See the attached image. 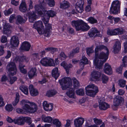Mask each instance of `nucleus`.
Wrapping results in <instances>:
<instances>
[{"label": "nucleus", "mask_w": 127, "mask_h": 127, "mask_svg": "<svg viewBox=\"0 0 127 127\" xmlns=\"http://www.w3.org/2000/svg\"><path fill=\"white\" fill-rule=\"evenodd\" d=\"M59 82L63 90H65L67 88H70L67 90L66 93L67 95L70 98H75L76 96H74V90L71 88L72 83L70 78L69 77L64 78L59 80Z\"/></svg>", "instance_id": "nucleus-1"}, {"label": "nucleus", "mask_w": 127, "mask_h": 127, "mask_svg": "<svg viewBox=\"0 0 127 127\" xmlns=\"http://www.w3.org/2000/svg\"><path fill=\"white\" fill-rule=\"evenodd\" d=\"M109 54V50L107 51L106 54L104 52H101L99 55L98 53H95V59L94 61V65L97 68H101L103 63L108 59Z\"/></svg>", "instance_id": "nucleus-2"}, {"label": "nucleus", "mask_w": 127, "mask_h": 127, "mask_svg": "<svg viewBox=\"0 0 127 127\" xmlns=\"http://www.w3.org/2000/svg\"><path fill=\"white\" fill-rule=\"evenodd\" d=\"M20 104L24 111L30 113L36 112L37 109L36 105L34 102H31L27 100H22Z\"/></svg>", "instance_id": "nucleus-3"}, {"label": "nucleus", "mask_w": 127, "mask_h": 127, "mask_svg": "<svg viewBox=\"0 0 127 127\" xmlns=\"http://www.w3.org/2000/svg\"><path fill=\"white\" fill-rule=\"evenodd\" d=\"M33 28L37 30L39 33L40 34H43L44 36L46 37H48L51 35V32L50 30L52 28L49 29L46 28L45 26V29L43 31H42L41 29H43L44 26L43 25V23L41 21H39L36 22L33 25Z\"/></svg>", "instance_id": "nucleus-4"}, {"label": "nucleus", "mask_w": 127, "mask_h": 127, "mask_svg": "<svg viewBox=\"0 0 127 127\" xmlns=\"http://www.w3.org/2000/svg\"><path fill=\"white\" fill-rule=\"evenodd\" d=\"M71 24L72 26L75 27L77 31H86L90 28L89 26L87 24L81 20L72 21Z\"/></svg>", "instance_id": "nucleus-5"}, {"label": "nucleus", "mask_w": 127, "mask_h": 127, "mask_svg": "<svg viewBox=\"0 0 127 127\" xmlns=\"http://www.w3.org/2000/svg\"><path fill=\"white\" fill-rule=\"evenodd\" d=\"M56 13L53 11L49 10L48 11L46 10L43 13V17L42 20L44 22L46 28L49 29L52 28L51 25L48 23L50 17H53L56 15Z\"/></svg>", "instance_id": "nucleus-6"}, {"label": "nucleus", "mask_w": 127, "mask_h": 127, "mask_svg": "<svg viewBox=\"0 0 127 127\" xmlns=\"http://www.w3.org/2000/svg\"><path fill=\"white\" fill-rule=\"evenodd\" d=\"M86 94L88 95L94 97L98 92V88L94 84H91L85 88Z\"/></svg>", "instance_id": "nucleus-7"}, {"label": "nucleus", "mask_w": 127, "mask_h": 127, "mask_svg": "<svg viewBox=\"0 0 127 127\" xmlns=\"http://www.w3.org/2000/svg\"><path fill=\"white\" fill-rule=\"evenodd\" d=\"M40 4L35 5L34 8L35 10L37 11L38 14L43 16V13L46 10V4L44 2V0H39Z\"/></svg>", "instance_id": "nucleus-8"}, {"label": "nucleus", "mask_w": 127, "mask_h": 127, "mask_svg": "<svg viewBox=\"0 0 127 127\" xmlns=\"http://www.w3.org/2000/svg\"><path fill=\"white\" fill-rule=\"evenodd\" d=\"M120 3L118 0L114 1L110 9V13L116 14L120 13Z\"/></svg>", "instance_id": "nucleus-9"}, {"label": "nucleus", "mask_w": 127, "mask_h": 127, "mask_svg": "<svg viewBox=\"0 0 127 127\" xmlns=\"http://www.w3.org/2000/svg\"><path fill=\"white\" fill-rule=\"evenodd\" d=\"M40 62L43 65L45 66H54L55 65L53 59L47 57L42 59Z\"/></svg>", "instance_id": "nucleus-10"}, {"label": "nucleus", "mask_w": 127, "mask_h": 127, "mask_svg": "<svg viewBox=\"0 0 127 127\" xmlns=\"http://www.w3.org/2000/svg\"><path fill=\"white\" fill-rule=\"evenodd\" d=\"M6 67L9 72L10 75L13 76L16 74L17 69L15 63H10L8 64Z\"/></svg>", "instance_id": "nucleus-11"}, {"label": "nucleus", "mask_w": 127, "mask_h": 127, "mask_svg": "<svg viewBox=\"0 0 127 127\" xmlns=\"http://www.w3.org/2000/svg\"><path fill=\"white\" fill-rule=\"evenodd\" d=\"M124 103L123 98L121 96H116L113 99L114 105L116 107L122 105Z\"/></svg>", "instance_id": "nucleus-12"}, {"label": "nucleus", "mask_w": 127, "mask_h": 127, "mask_svg": "<svg viewBox=\"0 0 127 127\" xmlns=\"http://www.w3.org/2000/svg\"><path fill=\"white\" fill-rule=\"evenodd\" d=\"M3 32L4 34L9 35L11 33V29L12 28L10 25L5 22H3Z\"/></svg>", "instance_id": "nucleus-13"}, {"label": "nucleus", "mask_w": 127, "mask_h": 127, "mask_svg": "<svg viewBox=\"0 0 127 127\" xmlns=\"http://www.w3.org/2000/svg\"><path fill=\"white\" fill-rule=\"evenodd\" d=\"M90 80L92 81H98L101 75V73L99 72L94 70L91 72Z\"/></svg>", "instance_id": "nucleus-14"}, {"label": "nucleus", "mask_w": 127, "mask_h": 127, "mask_svg": "<svg viewBox=\"0 0 127 127\" xmlns=\"http://www.w3.org/2000/svg\"><path fill=\"white\" fill-rule=\"evenodd\" d=\"M80 61V65L81 68L80 69L78 70L77 71V73L78 74H80L81 71L84 68V65L88 64V61L87 59L84 56H82V59Z\"/></svg>", "instance_id": "nucleus-15"}, {"label": "nucleus", "mask_w": 127, "mask_h": 127, "mask_svg": "<svg viewBox=\"0 0 127 127\" xmlns=\"http://www.w3.org/2000/svg\"><path fill=\"white\" fill-rule=\"evenodd\" d=\"M25 117L21 116L14 119V123L15 124L23 126L25 124Z\"/></svg>", "instance_id": "nucleus-16"}, {"label": "nucleus", "mask_w": 127, "mask_h": 127, "mask_svg": "<svg viewBox=\"0 0 127 127\" xmlns=\"http://www.w3.org/2000/svg\"><path fill=\"white\" fill-rule=\"evenodd\" d=\"M99 32L97 29L95 28H92L89 32L88 34L89 36L91 37L96 36H100L101 34H98Z\"/></svg>", "instance_id": "nucleus-17"}, {"label": "nucleus", "mask_w": 127, "mask_h": 127, "mask_svg": "<svg viewBox=\"0 0 127 127\" xmlns=\"http://www.w3.org/2000/svg\"><path fill=\"white\" fill-rule=\"evenodd\" d=\"M84 121V119L81 117L75 119L74 121L75 126V127H81Z\"/></svg>", "instance_id": "nucleus-18"}, {"label": "nucleus", "mask_w": 127, "mask_h": 127, "mask_svg": "<svg viewBox=\"0 0 127 127\" xmlns=\"http://www.w3.org/2000/svg\"><path fill=\"white\" fill-rule=\"evenodd\" d=\"M98 102L99 107L101 110H105L109 107V106L108 103L102 101L101 100H99Z\"/></svg>", "instance_id": "nucleus-19"}, {"label": "nucleus", "mask_w": 127, "mask_h": 127, "mask_svg": "<svg viewBox=\"0 0 127 127\" xmlns=\"http://www.w3.org/2000/svg\"><path fill=\"white\" fill-rule=\"evenodd\" d=\"M19 43V41L17 37L13 36L11 38L10 40V44L13 47H17Z\"/></svg>", "instance_id": "nucleus-20"}, {"label": "nucleus", "mask_w": 127, "mask_h": 127, "mask_svg": "<svg viewBox=\"0 0 127 127\" xmlns=\"http://www.w3.org/2000/svg\"><path fill=\"white\" fill-rule=\"evenodd\" d=\"M43 107L44 110L47 111H49L52 110L53 108V104L47 103L46 101H44L42 103Z\"/></svg>", "instance_id": "nucleus-21"}, {"label": "nucleus", "mask_w": 127, "mask_h": 127, "mask_svg": "<svg viewBox=\"0 0 127 127\" xmlns=\"http://www.w3.org/2000/svg\"><path fill=\"white\" fill-rule=\"evenodd\" d=\"M36 70L35 68H32L28 72V75L30 79H32L37 76Z\"/></svg>", "instance_id": "nucleus-22"}, {"label": "nucleus", "mask_w": 127, "mask_h": 127, "mask_svg": "<svg viewBox=\"0 0 127 127\" xmlns=\"http://www.w3.org/2000/svg\"><path fill=\"white\" fill-rule=\"evenodd\" d=\"M121 43L119 41H116L113 47V52L115 54L117 53L121 48Z\"/></svg>", "instance_id": "nucleus-23"}, {"label": "nucleus", "mask_w": 127, "mask_h": 127, "mask_svg": "<svg viewBox=\"0 0 127 127\" xmlns=\"http://www.w3.org/2000/svg\"><path fill=\"white\" fill-rule=\"evenodd\" d=\"M31 46L30 43L27 42H25L23 43L22 45L20 47L21 49L26 51H29Z\"/></svg>", "instance_id": "nucleus-24"}, {"label": "nucleus", "mask_w": 127, "mask_h": 127, "mask_svg": "<svg viewBox=\"0 0 127 127\" xmlns=\"http://www.w3.org/2000/svg\"><path fill=\"white\" fill-rule=\"evenodd\" d=\"M30 93L32 96H35L38 94L37 90L35 89L32 85H30L29 87Z\"/></svg>", "instance_id": "nucleus-25"}, {"label": "nucleus", "mask_w": 127, "mask_h": 127, "mask_svg": "<svg viewBox=\"0 0 127 127\" xmlns=\"http://www.w3.org/2000/svg\"><path fill=\"white\" fill-rule=\"evenodd\" d=\"M29 58L26 56H18L15 58V60L17 62H22L25 61L28 62L29 60Z\"/></svg>", "instance_id": "nucleus-26"}, {"label": "nucleus", "mask_w": 127, "mask_h": 127, "mask_svg": "<svg viewBox=\"0 0 127 127\" xmlns=\"http://www.w3.org/2000/svg\"><path fill=\"white\" fill-rule=\"evenodd\" d=\"M104 70L105 73L109 75L112 74V73L111 66L108 63L105 64Z\"/></svg>", "instance_id": "nucleus-27"}, {"label": "nucleus", "mask_w": 127, "mask_h": 127, "mask_svg": "<svg viewBox=\"0 0 127 127\" xmlns=\"http://www.w3.org/2000/svg\"><path fill=\"white\" fill-rule=\"evenodd\" d=\"M61 65L64 67L66 70L67 74H69L70 69L72 67V65L70 64H68L64 61L63 62L61 63Z\"/></svg>", "instance_id": "nucleus-28"}, {"label": "nucleus", "mask_w": 127, "mask_h": 127, "mask_svg": "<svg viewBox=\"0 0 127 127\" xmlns=\"http://www.w3.org/2000/svg\"><path fill=\"white\" fill-rule=\"evenodd\" d=\"M28 15L29 20L30 22H33L36 20L37 16L35 13L33 12H32L28 13L26 14V15Z\"/></svg>", "instance_id": "nucleus-29"}, {"label": "nucleus", "mask_w": 127, "mask_h": 127, "mask_svg": "<svg viewBox=\"0 0 127 127\" xmlns=\"http://www.w3.org/2000/svg\"><path fill=\"white\" fill-rule=\"evenodd\" d=\"M24 18H23L22 16L20 15H18L16 17L17 22L19 24L24 23L27 19V18L24 16Z\"/></svg>", "instance_id": "nucleus-30"}, {"label": "nucleus", "mask_w": 127, "mask_h": 127, "mask_svg": "<svg viewBox=\"0 0 127 127\" xmlns=\"http://www.w3.org/2000/svg\"><path fill=\"white\" fill-rule=\"evenodd\" d=\"M19 10L22 12H25L27 10V8L26 3L22 2L20 5Z\"/></svg>", "instance_id": "nucleus-31"}, {"label": "nucleus", "mask_w": 127, "mask_h": 127, "mask_svg": "<svg viewBox=\"0 0 127 127\" xmlns=\"http://www.w3.org/2000/svg\"><path fill=\"white\" fill-rule=\"evenodd\" d=\"M52 75L53 77H54L56 79L59 76L60 73L58 72V68L56 67L54 69L52 72Z\"/></svg>", "instance_id": "nucleus-32"}, {"label": "nucleus", "mask_w": 127, "mask_h": 127, "mask_svg": "<svg viewBox=\"0 0 127 127\" xmlns=\"http://www.w3.org/2000/svg\"><path fill=\"white\" fill-rule=\"evenodd\" d=\"M42 120L44 122L51 123L52 120V118L50 116H46L43 115L42 116Z\"/></svg>", "instance_id": "nucleus-33"}, {"label": "nucleus", "mask_w": 127, "mask_h": 127, "mask_svg": "<svg viewBox=\"0 0 127 127\" xmlns=\"http://www.w3.org/2000/svg\"><path fill=\"white\" fill-rule=\"evenodd\" d=\"M103 49H105L107 51L109 50L106 46L103 45H100L97 46L95 50V53H98V50H101Z\"/></svg>", "instance_id": "nucleus-34"}, {"label": "nucleus", "mask_w": 127, "mask_h": 127, "mask_svg": "<svg viewBox=\"0 0 127 127\" xmlns=\"http://www.w3.org/2000/svg\"><path fill=\"white\" fill-rule=\"evenodd\" d=\"M19 89L25 95H28V89L27 87L24 86L22 85L20 86Z\"/></svg>", "instance_id": "nucleus-35"}, {"label": "nucleus", "mask_w": 127, "mask_h": 127, "mask_svg": "<svg viewBox=\"0 0 127 127\" xmlns=\"http://www.w3.org/2000/svg\"><path fill=\"white\" fill-rule=\"evenodd\" d=\"M69 6V3L66 1H63L61 4L60 7L62 9H66Z\"/></svg>", "instance_id": "nucleus-36"}, {"label": "nucleus", "mask_w": 127, "mask_h": 127, "mask_svg": "<svg viewBox=\"0 0 127 127\" xmlns=\"http://www.w3.org/2000/svg\"><path fill=\"white\" fill-rule=\"evenodd\" d=\"M57 93V92L54 90H51L48 91L46 94V95L48 97L53 96Z\"/></svg>", "instance_id": "nucleus-37"}, {"label": "nucleus", "mask_w": 127, "mask_h": 127, "mask_svg": "<svg viewBox=\"0 0 127 127\" xmlns=\"http://www.w3.org/2000/svg\"><path fill=\"white\" fill-rule=\"evenodd\" d=\"M118 31L117 30V29L114 30H109L107 31V34H108L111 35H118Z\"/></svg>", "instance_id": "nucleus-38"}, {"label": "nucleus", "mask_w": 127, "mask_h": 127, "mask_svg": "<svg viewBox=\"0 0 127 127\" xmlns=\"http://www.w3.org/2000/svg\"><path fill=\"white\" fill-rule=\"evenodd\" d=\"M19 95L18 93H16L15 100L13 102L12 104L14 106H16L18 103L19 100Z\"/></svg>", "instance_id": "nucleus-39"}, {"label": "nucleus", "mask_w": 127, "mask_h": 127, "mask_svg": "<svg viewBox=\"0 0 127 127\" xmlns=\"http://www.w3.org/2000/svg\"><path fill=\"white\" fill-rule=\"evenodd\" d=\"M46 52L50 51L51 53H53L54 52L58 51L57 49L52 47H48L45 49Z\"/></svg>", "instance_id": "nucleus-40"}, {"label": "nucleus", "mask_w": 127, "mask_h": 127, "mask_svg": "<svg viewBox=\"0 0 127 127\" xmlns=\"http://www.w3.org/2000/svg\"><path fill=\"white\" fill-rule=\"evenodd\" d=\"M87 21L89 23L91 24H94L97 23V20L95 19L93 17H90L88 19Z\"/></svg>", "instance_id": "nucleus-41"}, {"label": "nucleus", "mask_w": 127, "mask_h": 127, "mask_svg": "<svg viewBox=\"0 0 127 127\" xmlns=\"http://www.w3.org/2000/svg\"><path fill=\"white\" fill-rule=\"evenodd\" d=\"M73 80L74 87L75 88H78L80 86V84L78 81L75 78H72Z\"/></svg>", "instance_id": "nucleus-42"}, {"label": "nucleus", "mask_w": 127, "mask_h": 127, "mask_svg": "<svg viewBox=\"0 0 127 127\" xmlns=\"http://www.w3.org/2000/svg\"><path fill=\"white\" fill-rule=\"evenodd\" d=\"M76 94L78 95L83 96L84 94V90L82 89H79L76 91Z\"/></svg>", "instance_id": "nucleus-43"}, {"label": "nucleus", "mask_w": 127, "mask_h": 127, "mask_svg": "<svg viewBox=\"0 0 127 127\" xmlns=\"http://www.w3.org/2000/svg\"><path fill=\"white\" fill-rule=\"evenodd\" d=\"M123 67H126L127 65V57L125 56L122 59V64L121 65Z\"/></svg>", "instance_id": "nucleus-44"}, {"label": "nucleus", "mask_w": 127, "mask_h": 127, "mask_svg": "<svg viewBox=\"0 0 127 127\" xmlns=\"http://www.w3.org/2000/svg\"><path fill=\"white\" fill-rule=\"evenodd\" d=\"M102 82L103 83H106L108 80V77L104 74H103L102 76Z\"/></svg>", "instance_id": "nucleus-45"}, {"label": "nucleus", "mask_w": 127, "mask_h": 127, "mask_svg": "<svg viewBox=\"0 0 127 127\" xmlns=\"http://www.w3.org/2000/svg\"><path fill=\"white\" fill-rule=\"evenodd\" d=\"M53 124L57 127H59L61 126V123L58 119H56L54 120L53 121Z\"/></svg>", "instance_id": "nucleus-46"}, {"label": "nucleus", "mask_w": 127, "mask_h": 127, "mask_svg": "<svg viewBox=\"0 0 127 127\" xmlns=\"http://www.w3.org/2000/svg\"><path fill=\"white\" fill-rule=\"evenodd\" d=\"M6 110L8 112L12 111L13 109V107L11 104H7L5 107Z\"/></svg>", "instance_id": "nucleus-47"}, {"label": "nucleus", "mask_w": 127, "mask_h": 127, "mask_svg": "<svg viewBox=\"0 0 127 127\" xmlns=\"http://www.w3.org/2000/svg\"><path fill=\"white\" fill-rule=\"evenodd\" d=\"M48 5L50 7H53L55 5V2L54 0H46Z\"/></svg>", "instance_id": "nucleus-48"}, {"label": "nucleus", "mask_w": 127, "mask_h": 127, "mask_svg": "<svg viewBox=\"0 0 127 127\" xmlns=\"http://www.w3.org/2000/svg\"><path fill=\"white\" fill-rule=\"evenodd\" d=\"M126 81L123 79L119 81V84L120 86L121 87H124L125 86Z\"/></svg>", "instance_id": "nucleus-49"}, {"label": "nucleus", "mask_w": 127, "mask_h": 127, "mask_svg": "<svg viewBox=\"0 0 127 127\" xmlns=\"http://www.w3.org/2000/svg\"><path fill=\"white\" fill-rule=\"evenodd\" d=\"M75 8L76 11L78 12L82 13L83 11V7H80V6L76 5Z\"/></svg>", "instance_id": "nucleus-50"}, {"label": "nucleus", "mask_w": 127, "mask_h": 127, "mask_svg": "<svg viewBox=\"0 0 127 127\" xmlns=\"http://www.w3.org/2000/svg\"><path fill=\"white\" fill-rule=\"evenodd\" d=\"M93 120L95 123L97 125H100L102 122V121L96 118H94Z\"/></svg>", "instance_id": "nucleus-51"}, {"label": "nucleus", "mask_w": 127, "mask_h": 127, "mask_svg": "<svg viewBox=\"0 0 127 127\" xmlns=\"http://www.w3.org/2000/svg\"><path fill=\"white\" fill-rule=\"evenodd\" d=\"M12 11L13 9H12L10 8L8 10H5L4 13L5 15H7L11 14L12 13Z\"/></svg>", "instance_id": "nucleus-52"}, {"label": "nucleus", "mask_w": 127, "mask_h": 127, "mask_svg": "<svg viewBox=\"0 0 127 127\" xmlns=\"http://www.w3.org/2000/svg\"><path fill=\"white\" fill-rule=\"evenodd\" d=\"M117 30L118 31V34H123L124 32V29L121 28H117Z\"/></svg>", "instance_id": "nucleus-53"}, {"label": "nucleus", "mask_w": 127, "mask_h": 127, "mask_svg": "<svg viewBox=\"0 0 127 127\" xmlns=\"http://www.w3.org/2000/svg\"><path fill=\"white\" fill-rule=\"evenodd\" d=\"M25 118H26V119H25V122H26L29 125H30L32 123V121L31 118L28 117H25Z\"/></svg>", "instance_id": "nucleus-54"}, {"label": "nucleus", "mask_w": 127, "mask_h": 127, "mask_svg": "<svg viewBox=\"0 0 127 127\" xmlns=\"http://www.w3.org/2000/svg\"><path fill=\"white\" fill-rule=\"evenodd\" d=\"M84 2L83 0H80L77 3L76 5L83 7Z\"/></svg>", "instance_id": "nucleus-55"}, {"label": "nucleus", "mask_w": 127, "mask_h": 127, "mask_svg": "<svg viewBox=\"0 0 127 127\" xmlns=\"http://www.w3.org/2000/svg\"><path fill=\"white\" fill-rule=\"evenodd\" d=\"M3 99L1 95H0V107L4 105Z\"/></svg>", "instance_id": "nucleus-56"}, {"label": "nucleus", "mask_w": 127, "mask_h": 127, "mask_svg": "<svg viewBox=\"0 0 127 127\" xmlns=\"http://www.w3.org/2000/svg\"><path fill=\"white\" fill-rule=\"evenodd\" d=\"M4 47L2 45H0V56L2 55L4 53Z\"/></svg>", "instance_id": "nucleus-57"}, {"label": "nucleus", "mask_w": 127, "mask_h": 127, "mask_svg": "<svg viewBox=\"0 0 127 127\" xmlns=\"http://www.w3.org/2000/svg\"><path fill=\"white\" fill-rule=\"evenodd\" d=\"M7 37L4 35H3L1 39V42L3 43L6 42L7 41Z\"/></svg>", "instance_id": "nucleus-58"}, {"label": "nucleus", "mask_w": 127, "mask_h": 127, "mask_svg": "<svg viewBox=\"0 0 127 127\" xmlns=\"http://www.w3.org/2000/svg\"><path fill=\"white\" fill-rule=\"evenodd\" d=\"M94 52V50L92 48H88L87 49V53L88 55Z\"/></svg>", "instance_id": "nucleus-59"}, {"label": "nucleus", "mask_w": 127, "mask_h": 127, "mask_svg": "<svg viewBox=\"0 0 127 127\" xmlns=\"http://www.w3.org/2000/svg\"><path fill=\"white\" fill-rule=\"evenodd\" d=\"M15 15L14 14H13L11 15L9 18V22L12 23L13 22V20L15 19Z\"/></svg>", "instance_id": "nucleus-60"}, {"label": "nucleus", "mask_w": 127, "mask_h": 127, "mask_svg": "<svg viewBox=\"0 0 127 127\" xmlns=\"http://www.w3.org/2000/svg\"><path fill=\"white\" fill-rule=\"evenodd\" d=\"M17 78L16 77H13L10 78V83L11 84H12L17 80Z\"/></svg>", "instance_id": "nucleus-61"}, {"label": "nucleus", "mask_w": 127, "mask_h": 127, "mask_svg": "<svg viewBox=\"0 0 127 127\" xmlns=\"http://www.w3.org/2000/svg\"><path fill=\"white\" fill-rule=\"evenodd\" d=\"M123 66L122 65H121L120 67L116 69V71L119 73L121 74Z\"/></svg>", "instance_id": "nucleus-62"}, {"label": "nucleus", "mask_w": 127, "mask_h": 127, "mask_svg": "<svg viewBox=\"0 0 127 127\" xmlns=\"http://www.w3.org/2000/svg\"><path fill=\"white\" fill-rule=\"evenodd\" d=\"M16 111L18 113L20 114L23 113L25 112L23 109L20 108H17L16 110Z\"/></svg>", "instance_id": "nucleus-63"}, {"label": "nucleus", "mask_w": 127, "mask_h": 127, "mask_svg": "<svg viewBox=\"0 0 127 127\" xmlns=\"http://www.w3.org/2000/svg\"><path fill=\"white\" fill-rule=\"evenodd\" d=\"M70 121V120H66V123L64 127H71Z\"/></svg>", "instance_id": "nucleus-64"}]
</instances>
